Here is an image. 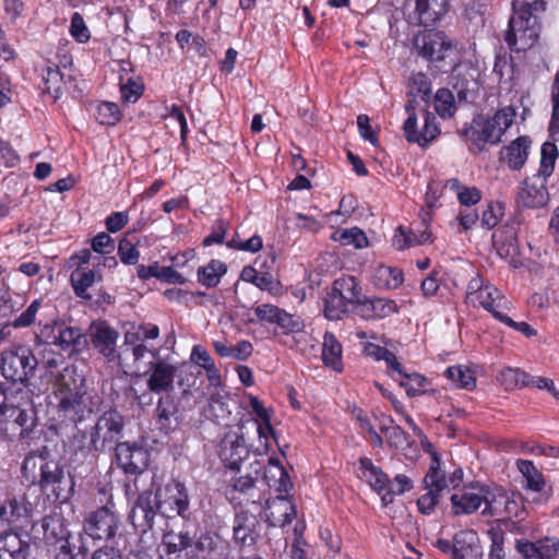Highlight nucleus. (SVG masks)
Instances as JSON below:
<instances>
[{"label":"nucleus","instance_id":"12","mask_svg":"<svg viewBox=\"0 0 559 559\" xmlns=\"http://www.w3.org/2000/svg\"><path fill=\"white\" fill-rule=\"evenodd\" d=\"M120 520L114 504H106L91 512L83 521V535L93 539H112L118 531Z\"/></svg>","mask_w":559,"mask_h":559},{"label":"nucleus","instance_id":"37","mask_svg":"<svg viewBox=\"0 0 559 559\" xmlns=\"http://www.w3.org/2000/svg\"><path fill=\"white\" fill-rule=\"evenodd\" d=\"M361 475L360 477L369 483L372 489L381 492L388 489V476L377 466H374L370 459H360Z\"/></svg>","mask_w":559,"mask_h":559},{"label":"nucleus","instance_id":"10","mask_svg":"<svg viewBox=\"0 0 559 559\" xmlns=\"http://www.w3.org/2000/svg\"><path fill=\"white\" fill-rule=\"evenodd\" d=\"M508 26L504 40L512 50L520 52L535 47L540 34V23L536 15L513 14Z\"/></svg>","mask_w":559,"mask_h":559},{"label":"nucleus","instance_id":"44","mask_svg":"<svg viewBox=\"0 0 559 559\" xmlns=\"http://www.w3.org/2000/svg\"><path fill=\"white\" fill-rule=\"evenodd\" d=\"M45 91L50 94L53 99H58L63 91V75L58 67H47L43 74Z\"/></svg>","mask_w":559,"mask_h":559},{"label":"nucleus","instance_id":"21","mask_svg":"<svg viewBox=\"0 0 559 559\" xmlns=\"http://www.w3.org/2000/svg\"><path fill=\"white\" fill-rule=\"evenodd\" d=\"M519 503L513 496L501 489L490 490L485 496V509L483 514L491 516H519Z\"/></svg>","mask_w":559,"mask_h":559},{"label":"nucleus","instance_id":"33","mask_svg":"<svg viewBox=\"0 0 559 559\" xmlns=\"http://www.w3.org/2000/svg\"><path fill=\"white\" fill-rule=\"evenodd\" d=\"M264 479L270 488H273L280 495L287 492L293 484L286 469L274 457L269 459V466L264 473Z\"/></svg>","mask_w":559,"mask_h":559},{"label":"nucleus","instance_id":"35","mask_svg":"<svg viewBox=\"0 0 559 559\" xmlns=\"http://www.w3.org/2000/svg\"><path fill=\"white\" fill-rule=\"evenodd\" d=\"M322 359L325 366L335 371H341L343 368L342 345L336 337L329 332H326L323 337Z\"/></svg>","mask_w":559,"mask_h":559},{"label":"nucleus","instance_id":"52","mask_svg":"<svg viewBox=\"0 0 559 559\" xmlns=\"http://www.w3.org/2000/svg\"><path fill=\"white\" fill-rule=\"evenodd\" d=\"M336 239L344 246L353 245L357 249H362L368 246L367 236L362 230L356 227L338 231Z\"/></svg>","mask_w":559,"mask_h":559},{"label":"nucleus","instance_id":"32","mask_svg":"<svg viewBox=\"0 0 559 559\" xmlns=\"http://www.w3.org/2000/svg\"><path fill=\"white\" fill-rule=\"evenodd\" d=\"M50 459L47 448L28 453L22 464L23 476L32 484H35Z\"/></svg>","mask_w":559,"mask_h":559},{"label":"nucleus","instance_id":"31","mask_svg":"<svg viewBox=\"0 0 559 559\" xmlns=\"http://www.w3.org/2000/svg\"><path fill=\"white\" fill-rule=\"evenodd\" d=\"M155 413L159 429L165 433H169L178 427V406L171 396L160 397Z\"/></svg>","mask_w":559,"mask_h":559},{"label":"nucleus","instance_id":"51","mask_svg":"<svg viewBox=\"0 0 559 559\" xmlns=\"http://www.w3.org/2000/svg\"><path fill=\"white\" fill-rule=\"evenodd\" d=\"M391 377L395 380L397 378L394 377L393 373H391ZM399 383L402 388L406 390L407 395L409 396H416L423 393L421 388L425 386L427 380L424 376L413 372V373H406L403 372V374L400 377Z\"/></svg>","mask_w":559,"mask_h":559},{"label":"nucleus","instance_id":"43","mask_svg":"<svg viewBox=\"0 0 559 559\" xmlns=\"http://www.w3.org/2000/svg\"><path fill=\"white\" fill-rule=\"evenodd\" d=\"M445 188L454 191L462 205L471 206L479 202L481 199L480 191L475 187H465L457 179H450L445 183Z\"/></svg>","mask_w":559,"mask_h":559},{"label":"nucleus","instance_id":"3","mask_svg":"<svg viewBox=\"0 0 559 559\" xmlns=\"http://www.w3.org/2000/svg\"><path fill=\"white\" fill-rule=\"evenodd\" d=\"M558 158V148L552 142H545L540 148V163L537 173L526 178L518 192V204L526 209H539L547 205L549 193L547 179L552 175Z\"/></svg>","mask_w":559,"mask_h":559},{"label":"nucleus","instance_id":"14","mask_svg":"<svg viewBox=\"0 0 559 559\" xmlns=\"http://www.w3.org/2000/svg\"><path fill=\"white\" fill-rule=\"evenodd\" d=\"M417 104L416 98L408 97L405 105V110L408 114V117L404 122L403 130L408 142L425 146L437 138L439 134V128L437 126L435 115L426 111L424 117V127L419 131L417 130V117L415 114V107Z\"/></svg>","mask_w":559,"mask_h":559},{"label":"nucleus","instance_id":"50","mask_svg":"<svg viewBox=\"0 0 559 559\" xmlns=\"http://www.w3.org/2000/svg\"><path fill=\"white\" fill-rule=\"evenodd\" d=\"M445 376L457 388L473 389L476 384V380L472 371L466 368H463L462 366L449 367L445 370Z\"/></svg>","mask_w":559,"mask_h":559},{"label":"nucleus","instance_id":"8","mask_svg":"<svg viewBox=\"0 0 559 559\" xmlns=\"http://www.w3.org/2000/svg\"><path fill=\"white\" fill-rule=\"evenodd\" d=\"M414 47L419 56L430 62H448L454 68L456 44L441 31H425L414 38Z\"/></svg>","mask_w":559,"mask_h":559},{"label":"nucleus","instance_id":"15","mask_svg":"<svg viewBox=\"0 0 559 559\" xmlns=\"http://www.w3.org/2000/svg\"><path fill=\"white\" fill-rule=\"evenodd\" d=\"M448 0H407L408 22L415 25L431 26L448 12Z\"/></svg>","mask_w":559,"mask_h":559},{"label":"nucleus","instance_id":"57","mask_svg":"<svg viewBox=\"0 0 559 559\" xmlns=\"http://www.w3.org/2000/svg\"><path fill=\"white\" fill-rule=\"evenodd\" d=\"M412 481L405 475H396L393 481L388 484V493L382 497V501L386 504L392 502V495H402L412 488Z\"/></svg>","mask_w":559,"mask_h":559},{"label":"nucleus","instance_id":"19","mask_svg":"<svg viewBox=\"0 0 559 559\" xmlns=\"http://www.w3.org/2000/svg\"><path fill=\"white\" fill-rule=\"evenodd\" d=\"M117 464L127 474L142 473L148 461V453L136 443L119 442L115 447Z\"/></svg>","mask_w":559,"mask_h":559},{"label":"nucleus","instance_id":"4","mask_svg":"<svg viewBox=\"0 0 559 559\" xmlns=\"http://www.w3.org/2000/svg\"><path fill=\"white\" fill-rule=\"evenodd\" d=\"M514 117L515 109L510 106L498 110L492 117L478 115L460 131V134L483 150L486 144L500 142L502 134L513 123Z\"/></svg>","mask_w":559,"mask_h":559},{"label":"nucleus","instance_id":"41","mask_svg":"<svg viewBox=\"0 0 559 559\" xmlns=\"http://www.w3.org/2000/svg\"><path fill=\"white\" fill-rule=\"evenodd\" d=\"M225 263L212 260L207 265L198 271L199 282L207 287H214L219 283L222 275L226 273Z\"/></svg>","mask_w":559,"mask_h":559},{"label":"nucleus","instance_id":"34","mask_svg":"<svg viewBox=\"0 0 559 559\" xmlns=\"http://www.w3.org/2000/svg\"><path fill=\"white\" fill-rule=\"evenodd\" d=\"M403 273L396 267L377 266L371 276L372 284L379 289H394L403 283Z\"/></svg>","mask_w":559,"mask_h":559},{"label":"nucleus","instance_id":"22","mask_svg":"<svg viewBox=\"0 0 559 559\" xmlns=\"http://www.w3.org/2000/svg\"><path fill=\"white\" fill-rule=\"evenodd\" d=\"M151 374L147 386L153 393L168 392L174 388L176 366L167 364L160 358L148 361Z\"/></svg>","mask_w":559,"mask_h":559},{"label":"nucleus","instance_id":"27","mask_svg":"<svg viewBox=\"0 0 559 559\" xmlns=\"http://www.w3.org/2000/svg\"><path fill=\"white\" fill-rule=\"evenodd\" d=\"M259 521L249 512H240L234 521V538L241 547L252 546L259 536Z\"/></svg>","mask_w":559,"mask_h":559},{"label":"nucleus","instance_id":"42","mask_svg":"<svg viewBox=\"0 0 559 559\" xmlns=\"http://www.w3.org/2000/svg\"><path fill=\"white\" fill-rule=\"evenodd\" d=\"M435 110L443 118H452L456 111L455 97L449 88H439L435 95Z\"/></svg>","mask_w":559,"mask_h":559},{"label":"nucleus","instance_id":"55","mask_svg":"<svg viewBox=\"0 0 559 559\" xmlns=\"http://www.w3.org/2000/svg\"><path fill=\"white\" fill-rule=\"evenodd\" d=\"M513 14L536 15L545 10L544 0H512Z\"/></svg>","mask_w":559,"mask_h":559},{"label":"nucleus","instance_id":"56","mask_svg":"<svg viewBox=\"0 0 559 559\" xmlns=\"http://www.w3.org/2000/svg\"><path fill=\"white\" fill-rule=\"evenodd\" d=\"M275 324H277L285 333H299L305 326L304 321L299 317L287 313L283 309L281 310V314H278Z\"/></svg>","mask_w":559,"mask_h":559},{"label":"nucleus","instance_id":"60","mask_svg":"<svg viewBox=\"0 0 559 559\" xmlns=\"http://www.w3.org/2000/svg\"><path fill=\"white\" fill-rule=\"evenodd\" d=\"M371 301L374 319L386 318L397 311V306L394 300L385 298H371Z\"/></svg>","mask_w":559,"mask_h":559},{"label":"nucleus","instance_id":"18","mask_svg":"<svg viewBox=\"0 0 559 559\" xmlns=\"http://www.w3.org/2000/svg\"><path fill=\"white\" fill-rule=\"evenodd\" d=\"M228 543L213 532L202 533L193 538L192 550H188L189 559H227Z\"/></svg>","mask_w":559,"mask_h":559},{"label":"nucleus","instance_id":"24","mask_svg":"<svg viewBox=\"0 0 559 559\" xmlns=\"http://www.w3.org/2000/svg\"><path fill=\"white\" fill-rule=\"evenodd\" d=\"M296 507L286 496L278 495L266 501V520L272 526L284 527L296 516Z\"/></svg>","mask_w":559,"mask_h":559},{"label":"nucleus","instance_id":"30","mask_svg":"<svg viewBox=\"0 0 559 559\" xmlns=\"http://www.w3.org/2000/svg\"><path fill=\"white\" fill-rule=\"evenodd\" d=\"M531 140L528 136H519L506 146L501 152L503 159L512 170L521 169L528 156Z\"/></svg>","mask_w":559,"mask_h":559},{"label":"nucleus","instance_id":"23","mask_svg":"<svg viewBox=\"0 0 559 559\" xmlns=\"http://www.w3.org/2000/svg\"><path fill=\"white\" fill-rule=\"evenodd\" d=\"M163 559H189L188 550H192L193 536L187 532H168L162 539Z\"/></svg>","mask_w":559,"mask_h":559},{"label":"nucleus","instance_id":"53","mask_svg":"<svg viewBox=\"0 0 559 559\" xmlns=\"http://www.w3.org/2000/svg\"><path fill=\"white\" fill-rule=\"evenodd\" d=\"M176 369V376L175 379H177V383L180 388H183V392H187L189 388L194 385L197 380V374H201V371L198 370L195 373L193 371L194 367L190 362H183L179 366L175 367Z\"/></svg>","mask_w":559,"mask_h":559},{"label":"nucleus","instance_id":"17","mask_svg":"<svg viewBox=\"0 0 559 559\" xmlns=\"http://www.w3.org/2000/svg\"><path fill=\"white\" fill-rule=\"evenodd\" d=\"M218 455L225 466L238 469L240 464L249 455V449L243 438L241 427L229 430L221 440Z\"/></svg>","mask_w":559,"mask_h":559},{"label":"nucleus","instance_id":"11","mask_svg":"<svg viewBox=\"0 0 559 559\" xmlns=\"http://www.w3.org/2000/svg\"><path fill=\"white\" fill-rule=\"evenodd\" d=\"M35 484L43 491H51L60 503L69 501L74 493V479L70 474H66L61 464L53 459H50Z\"/></svg>","mask_w":559,"mask_h":559},{"label":"nucleus","instance_id":"58","mask_svg":"<svg viewBox=\"0 0 559 559\" xmlns=\"http://www.w3.org/2000/svg\"><path fill=\"white\" fill-rule=\"evenodd\" d=\"M427 243V235L421 236V239L415 240V238H411V235L406 233V230L400 226L396 228L395 234L392 239V245L397 250H404L409 247L419 246Z\"/></svg>","mask_w":559,"mask_h":559},{"label":"nucleus","instance_id":"62","mask_svg":"<svg viewBox=\"0 0 559 559\" xmlns=\"http://www.w3.org/2000/svg\"><path fill=\"white\" fill-rule=\"evenodd\" d=\"M118 254L124 264H135L139 260V251L127 238L120 240Z\"/></svg>","mask_w":559,"mask_h":559},{"label":"nucleus","instance_id":"39","mask_svg":"<svg viewBox=\"0 0 559 559\" xmlns=\"http://www.w3.org/2000/svg\"><path fill=\"white\" fill-rule=\"evenodd\" d=\"M432 93L431 82L423 72L413 73L407 83V96L421 98L424 102L430 99Z\"/></svg>","mask_w":559,"mask_h":559},{"label":"nucleus","instance_id":"28","mask_svg":"<svg viewBox=\"0 0 559 559\" xmlns=\"http://www.w3.org/2000/svg\"><path fill=\"white\" fill-rule=\"evenodd\" d=\"M483 550L477 534L472 530L454 535V559H481Z\"/></svg>","mask_w":559,"mask_h":559},{"label":"nucleus","instance_id":"20","mask_svg":"<svg viewBox=\"0 0 559 559\" xmlns=\"http://www.w3.org/2000/svg\"><path fill=\"white\" fill-rule=\"evenodd\" d=\"M33 515V506L25 495L9 497L0 506V521L8 525L21 526Z\"/></svg>","mask_w":559,"mask_h":559},{"label":"nucleus","instance_id":"16","mask_svg":"<svg viewBox=\"0 0 559 559\" xmlns=\"http://www.w3.org/2000/svg\"><path fill=\"white\" fill-rule=\"evenodd\" d=\"M431 464L429 467V472L425 476V485L428 491L421 496L418 501V510L423 514H430L435 508V506L439 501L440 492L447 488V483L444 476L440 472V462L439 456L436 452L432 453Z\"/></svg>","mask_w":559,"mask_h":559},{"label":"nucleus","instance_id":"48","mask_svg":"<svg viewBox=\"0 0 559 559\" xmlns=\"http://www.w3.org/2000/svg\"><path fill=\"white\" fill-rule=\"evenodd\" d=\"M250 406L254 414L263 421L262 425H258V433L260 438H267V436L275 437V431L270 423V415L267 409L263 406V404L258 400V397H250Z\"/></svg>","mask_w":559,"mask_h":559},{"label":"nucleus","instance_id":"26","mask_svg":"<svg viewBox=\"0 0 559 559\" xmlns=\"http://www.w3.org/2000/svg\"><path fill=\"white\" fill-rule=\"evenodd\" d=\"M487 487L464 488L461 493L451 496V503L455 514H469L475 512L481 503H485Z\"/></svg>","mask_w":559,"mask_h":559},{"label":"nucleus","instance_id":"29","mask_svg":"<svg viewBox=\"0 0 559 559\" xmlns=\"http://www.w3.org/2000/svg\"><path fill=\"white\" fill-rule=\"evenodd\" d=\"M31 555V546L13 531L0 534V559H27Z\"/></svg>","mask_w":559,"mask_h":559},{"label":"nucleus","instance_id":"64","mask_svg":"<svg viewBox=\"0 0 559 559\" xmlns=\"http://www.w3.org/2000/svg\"><path fill=\"white\" fill-rule=\"evenodd\" d=\"M92 249L102 254L111 253L115 249L114 239L106 233H99L92 240Z\"/></svg>","mask_w":559,"mask_h":559},{"label":"nucleus","instance_id":"45","mask_svg":"<svg viewBox=\"0 0 559 559\" xmlns=\"http://www.w3.org/2000/svg\"><path fill=\"white\" fill-rule=\"evenodd\" d=\"M96 278V272L93 270L90 271H81L76 269L71 273V283L75 294L85 299H91L92 297L86 293L87 288L91 287Z\"/></svg>","mask_w":559,"mask_h":559},{"label":"nucleus","instance_id":"1","mask_svg":"<svg viewBox=\"0 0 559 559\" xmlns=\"http://www.w3.org/2000/svg\"><path fill=\"white\" fill-rule=\"evenodd\" d=\"M32 532L41 539L52 559H85L88 555L86 537L83 533L70 531L61 512L52 511L32 525Z\"/></svg>","mask_w":559,"mask_h":559},{"label":"nucleus","instance_id":"54","mask_svg":"<svg viewBox=\"0 0 559 559\" xmlns=\"http://www.w3.org/2000/svg\"><path fill=\"white\" fill-rule=\"evenodd\" d=\"M121 115L118 106L114 103H102L97 107V120L102 124L115 126L120 121Z\"/></svg>","mask_w":559,"mask_h":559},{"label":"nucleus","instance_id":"47","mask_svg":"<svg viewBox=\"0 0 559 559\" xmlns=\"http://www.w3.org/2000/svg\"><path fill=\"white\" fill-rule=\"evenodd\" d=\"M476 305L481 306L487 311L491 312L495 317V312H500L498 308L501 307V296L497 288L490 285H485L483 290L476 295Z\"/></svg>","mask_w":559,"mask_h":559},{"label":"nucleus","instance_id":"63","mask_svg":"<svg viewBox=\"0 0 559 559\" xmlns=\"http://www.w3.org/2000/svg\"><path fill=\"white\" fill-rule=\"evenodd\" d=\"M502 215L503 212L501 205H489L483 212L480 223L484 227L491 229L499 223Z\"/></svg>","mask_w":559,"mask_h":559},{"label":"nucleus","instance_id":"7","mask_svg":"<svg viewBox=\"0 0 559 559\" xmlns=\"http://www.w3.org/2000/svg\"><path fill=\"white\" fill-rule=\"evenodd\" d=\"M361 287L357 280L344 275L333 282L331 292L324 299V316L330 320H340L361 297Z\"/></svg>","mask_w":559,"mask_h":559},{"label":"nucleus","instance_id":"36","mask_svg":"<svg viewBox=\"0 0 559 559\" xmlns=\"http://www.w3.org/2000/svg\"><path fill=\"white\" fill-rule=\"evenodd\" d=\"M516 549L525 559H550L558 551V545L556 543L549 545L548 542L534 544L518 540Z\"/></svg>","mask_w":559,"mask_h":559},{"label":"nucleus","instance_id":"46","mask_svg":"<svg viewBox=\"0 0 559 559\" xmlns=\"http://www.w3.org/2000/svg\"><path fill=\"white\" fill-rule=\"evenodd\" d=\"M519 471L526 480V487L534 491H540L545 485L542 473L535 467L533 462L520 460L518 461Z\"/></svg>","mask_w":559,"mask_h":559},{"label":"nucleus","instance_id":"59","mask_svg":"<svg viewBox=\"0 0 559 559\" xmlns=\"http://www.w3.org/2000/svg\"><path fill=\"white\" fill-rule=\"evenodd\" d=\"M69 31L71 36L79 43H86L91 38V33L79 12L73 13Z\"/></svg>","mask_w":559,"mask_h":559},{"label":"nucleus","instance_id":"2","mask_svg":"<svg viewBox=\"0 0 559 559\" xmlns=\"http://www.w3.org/2000/svg\"><path fill=\"white\" fill-rule=\"evenodd\" d=\"M56 397L59 413L74 424L97 412L100 405V397L88 391L85 379L69 368L57 381Z\"/></svg>","mask_w":559,"mask_h":559},{"label":"nucleus","instance_id":"6","mask_svg":"<svg viewBox=\"0 0 559 559\" xmlns=\"http://www.w3.org/2000/svg\"><path fill=\"white\" fill-rule=\"evenodd\" d=\"M17 396H11L0 409L1 431L10 439L27 438L37 425L35 407L28 399L16 402Z\"/></svg>","mask_w":559,"mask_h":559},{"label":"nucleus","instance_id":"38","mask_svg":"<svg viewBox=\"0 0 559 559\" xmlns=\"http://www.w3.org/2000/svg\"><path fill=\"white\" fill-rule=\"evenodd\" d=\"M167 499L163 502V509L165 504L168 503L171 506V510H176L179 515H183V513L189 508V497L187 489L180 483H175L173 485H167L166 488Z\"/></svg>","mask_w":559,"mask_h":559},{"label":"nucleus","instance_id":"13","mask_svg":"<svg viewBox=\"0 0 559 559\" xmlns=\"http://www.w3.org/2000/svg\"><path fill=\"white\" fill-rule=\"evenodd\" d=\"M157 512H165L160 493L145 490L138 496L129 514V520L134 528L146 533L152 530Z\"/></svg>","mask_w":559,"mask_h":559},{"label":"nucleus","instance_id":"5","mask_svg":"<svg viewBox=\"0 0 559 559\" xmlns=\"http://www.w3.org/2000/svg\"><path fill=\"white\" fill-rule=\"evenodd\" d=\"M124 427L123 417L116 409H108L104 412L95 421L94 426L87 432H84L82 438L88 442L83 449L93 459L95 453L104 452L106 450L115 449L119 439L122 437Z\"/></svg>","mask_w":559,"mask_h":559},{"label":"nucleus","instance_id":"9","mask_svg":"<svg viewBox=\"0 0 559 559\" xmlns=\"http://www.w3.org/2000/svg\"><path fill=\"white\" fill-rule=\"evenodd\" d=\"M39 360L32 349L22 344H13L1 353V371L12 382L25 383L35 374Z\"/></svg>","mask_w":559,"mask_h":559},{"label":"nucleus","instance_id":"61","mask_svg":"<svg viewBox=\"0 0 559 559\" xmlns=\"http://www.w3.org/2000/svg\"><path fill=\"white\" fill-rule=\"evenodd\" d=\"M41 302L39 299L34 300L14 321V328H26L35 322Z\"/></svg>","mask_w":559,"mask_h":559},{"label":"nucleus","instance_id":"40","mask_svg":"<svg viewBox=\"0 0 559 559\" xmlns=\"http://www.w3.org/2000/svg\"><path fill=\"white\" fill-rule=\"evenodd\" d=\"M528 378L530 374L518 369V368H510L506 367L502 370H500L499 374L497 376L498 382L506 389V390H514L523 386H528Z\"/></svg>","mask_w":559,"mask_h":559},{"label":"nucleus","instance_id":"25","mask_svg":"<svg viewBox=\"0 0 559 559\" xmlns=\"http://www.w3.org/2000/svg\"><path fill=\"white\" fill-rule=\"evenodd\" d=\"M90 331L94 347L108 359H115L118 333L104 321L94 322Z\"/></svg>","mask_w":559,"mask_h":559},{"label":"nucleus","instance_id":"49","mask_svg":"<svg viewBox=\"0 0 559 559\" xmlns=\"http://www.w3.org/2000/svg\"><path fill=\"white\" fill-rule=\"evenodd\" d=\"M57 332V346H59L61 349L66 350L81 345V340L83 337L81 329L67 326L61 323V326Z\"/></svg>","mask_w":559,"mask_h":559}]
</instances>
